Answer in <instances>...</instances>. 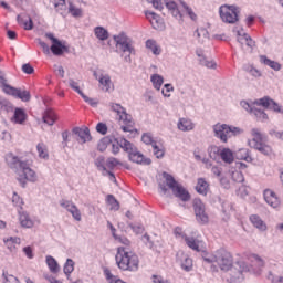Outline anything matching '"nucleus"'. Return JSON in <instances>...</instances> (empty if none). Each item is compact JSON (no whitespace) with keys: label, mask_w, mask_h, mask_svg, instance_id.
Here are the masks:
<instances>
[{"label":"nucleus","mask_w":283,"mask_h":283,"mask_svg":"<svg viewBox=\"0 0 283 283\" xmlns=\"http://www.w3.org/2000/svg\"><path fill=\"white\" fill-rule=\"evenodd\" d=\"M241 107L245 109L251 116H254L259 123H266L269 120V115L263 109L258 107H263L264 109H271L275 112V114H283V106L275 102L273 98L269 96H264L262 98L255 99L252 103L247 101H241ZM256 105V107H255Z\"/></svg>","instance_id":"f257e3e1"},{"label":"nucleus","mask_w":283,"mask_h":283,"mask_svg":"<svg viewBox=\"0 0 283 283\" xmlns=\"http://www.w3.org/2000/svg\"><path fill=\"white\" fill-rule=\"evenodd\" d=\"M115 260L120 271L136 273L138 269H140V259L134 251H130L127 247L117 248Z\"/></svg>","instance_id":"f03ea898"},{"label":"nucleus","mask_w":283,"mask_h":283,"mask_svg":"<svg viewBox=\"0 0 283 283\" xmlns=\"http://www.w3.org/2000/svg\"><path fill=\"white\" fill-rule=\"evenodd\" d=\"M157 182L161 193L167 195V191L170 190L172 191V196L179 198L182 202H189L191 200L189 191L180 182L176 181V178H160Z\"/></svg>","instance_id":"7ed1b4c3"},{"label":"nucleus","mask_w":283,"mask_h":283,"mask_svg":"<svg viewBox=\"0 0 283 283\" xmlns=\"http://www.w3.org/2000/svg\"><path fill=\"white\" fill-rule=\"evenodd\" d=\"M113 41H115L117 54L124 56L125 63H132V54H136L134 40L127 33L120 32L117 35H113Z\"/></svg>","instance_id":"20e7f679"},{"label":"nucleus","mask_w":283,"mask_h":283,"mask_svg":"<svg viewBox=\"0 0 283 283\" xmlns=\"http://www.w3.org/2000/svg\"><path fill=\"white\" fill-rule=\"evenodd\" d=\"M202 259L208 264L217 262L221 271H229L233 266V256L223 248L217 250L213 254L203 253Z\"/></svg>","instance_id":"39448f33"},{"label":"nucleus","mask_w":283,"mask_h":283,"mask_svg":"<svg viewBox=\"0 0 283 283\" xmlns=\"http://www.w3.org/2000/svg\"><path fill=\"white\" fill-rule=\"evenodd\" d=\"M6 161L10 169L24 176V178H34L36 176V172L30 168V163L22 160L12 153L6 155Z\"/></svg>","instance_id":"423d86ee"},{"label":"nucleus","mask_w":283,"mask_h":283,"mask_svg":"<svg viewBox=\"0 0 283 283\" xmlns=\"http://www.w3.org/2000/svg\"><path fill=\"white\" fill-rule=\"evenodd\" d=\"M228 271L229 272L226 276L227 282L240 283L244 282V273H249V271H251V268L244 261H239L235 263L234 266L232 265Z\"/></svg>","instance_id":"0eeeda50"},{"label":"nucleus","mask_w":283,"mask_h":283,"mask_svg":"<svg viewBox=\"0 0 283 283\" xmlns=\"http://www.w3.org/2000/svg\"><path fill=\"white\" fill-rule=\"evenodd\" d=\"M216 138H219L221 143H227L231 136H240L242 129L235 126H229L227 124H216L213 126Z\"/></svg>","instance_id":"6e6552de"},{"label":"nucleus","mask_w":283,"mask_h":283,"mask_svg":"<svg viewBox=\"0 0 283 283\" xmlns=\"http://www.w3.org/2000/svg\"><path fill=\"white\" fill-rule=\"evenodd\" d=\"M251 134L253 138L248 142L249 147L261 151L263 156H269V154H271L272 151L271 146L264 144V136L262 135V133H260V129L252 128Z\"/></svg>","instance_id":"1a4fd4ad"},{"label":"nucleus","mask_w":283,"mask_h":283,"mask_svg":"<svg viewBox=\"0 0 283 283\" xmlns=\"http://www.w3.org/2000/svg\"><path fill=\"white\" fill-rule=\"evenodd\" d=\"M123 145L132 163H136L137 165H151V159L145 157L143 153L138 151V148H136L134 144H132L130 142H124Z\"/></svg>","instance_id":"9d476101"},{"label":"nucleus","mask_w":283,"mask_h":283,"mask_svg":"<svg viewBox=\"0 0 283 283\" xmlns=\"http://www.w3.org/2000/svg\"><path fill=\"white\" fill-rule=\"evenodd\" d=\"M219 14L223 23H238L240 19V9L233 4H223L219 8Z\"/></svg>","instance_id":"9b49d317"},{"label":"nucleus","mask_w":283,"mask_h":283,"mask_svg":"<svg viewBox=\"0 0 283 283\" xmlns=\"http://www.w3.org/2000/svg\"><path fill=\"white\" fill-rule=\"evenodd\" d=\"M45 38L49 39L52 43L50 50L54 56H63L65 52H70V48L65 45V42H62L54 36V33H45Z\"/></svg>","instance_id":"f8f14e48"},{"label":"nucleus","mask_w":283,"mask_h":283,"mask_svg":"<svg viewBox=\"0 0 283 283\" xmlns=\"http://www.w3.org/2000/svg\"><path fill=\"white\" fill-rule=\"evenodd\" d=\"M208 154L210 156V158H218V154L221 158V160H223V163H226L227 165H231V163H233V160H235V157L233 156V151H231V149L229 148H223L220 151V148L212 146L208 149Z\"/></svg>","instance_id":"ddd939ff"},{"label":"nucleus","mask_w":283,"mask_h":283,"mask_svg":"<svg viewBox=\"0 0 283 283\" xmlns=\"http://www.w3.org/2000/svg\"><path fill=\"white\" fill-rule=\"evenodd\" d=\"M263 198L269 207H272V209H280L282 201L273 190L265 189L263 191Z\"/></svg>","instance_id":"4468645a"},{"label":"nucleus","mask_w":283,"mask_h":283,"mask_svg":"<svg viewBox=\"0 0 283 283\" xmlns=\"http://www.w3.org/2000/svg\"><path fill=\"white\" fill-rule=\"evenodd\" d=\"M60 206L63 207V209H66V211H69V213L72 214L74 220H76L77 222H81V220H82L81 210H78V207H76V205H74V202H72L70 200L62 199L60 201Z\"/></svg>","instance_id":"2eb2a0df"},{"label":"nucleus","mask_w":283,"mask_h":283,"mask_svg":"<svg viewBox=\"0 0 283 283\" xmlns=\"http://www.w3.org/2000/svg\"><path fill=\"white\" fill-rule=\"evenodd\" d=\"M10 93L9 96H13L14 98H19L22 103H30L32 99V94L30 91L17 88V87H9Z\"/></svg>","instance_id":"dca6fc26"},{"label":"nucleus","mask_w":283,"mask_h":283,"mask_svg":"<svg viewBox=\"0 0 283 283\" xmlns=\"http://www.w3.org/2000/svg\"><path fill=\"white\" fill-rule=\"evenodd\" d=\"M177 262H180L181 269L184 271H191L193 269V260L189 258L185 252L179 251L176 254Z\"/></svg>","instance_id":"f3484780"},{"label":"nucleus","mask_w":283,"mask_h":283,"mask_svg":"<svg viewBox=\"0 0 283 283\" xmlns=\"http://www.w3.org/2000/svg\"><path fill=\"white\" fill-rule=\"evenodd\" d=\"M119 120H123L125 123V126H122V129L124 132H129L130 134H138V129L134 128V122H132V115L127 114V111H124L119 115Z\"/></svg>","instance_id":"a211bd4d"},{"label":"nucleus","mask_w":283,"mask_h":283,"mask_svg":"<svg viewBox=\"0 0 283 283\" xmlns=\"http://www.w3.org/2000/svg\"><path fill=\"white\" fill-rule=\"evenodd\" d=\"M73 134L77 136L78 143L85 144L90 143L92 140V135L90 134V128H81V127H75L73 128Z\"/></svg>","instance_id":"6ab92c4d"},{"label":"nucleus","mask_w":283,"mask_h":283,"mask_svg":"<svg viewBox=\"0 0 283 283\" xmlns=\"http://www.w3.org/2000/svg\"><path fill=\"white\" fill-rule=\"evenodd\" d=\"M27 119H28V114H25V109L17 107L14 109L11 122L15 123V125H23Z\"/></svg>","instance_id":"aec40b11"},{"label":"nucleus","mask_w":283,"mask_h":283,"mask_svg":"<svg viewBox=\"0 0 283 283\" xmlns=\"http://www.w3.org/2000/svg\"><path fill=\"white\" fill-rule=\"evenodd\" d=\"M238 43H240L241 45H248V48H251V50H253L255 48V41H253V39L251 38V35H249V33H244L242 31H238V39H237Z\"/></svg>","instance_id":"412c9836"},{"label":"nucleus","mask_w":283,"mask_h":283,"mask_svg":"<svg viewBox=\"0 0 283 283\" xmlns=\"http://www.w3.org/2000/svg\"><path fill=\"white\" fill-rule=\"evenodd\" d=\"M18 213L20 216L19 220H20L21 227H23L24 229H32V227H34V221H32L28 212L18 210Z\"/></svg>","instance_id":"4be33fe9"},{"label":"nucleus","mask_w":283,"mask_h":283,"mask_svg":"<svg viewBox=\"0 0 283 283\" xmlns=\"http://www.w3.org/2000/svg\"><path fill=\"white\" fill-rule=\"evenodd\" d=\"M106 167L108 169H129V165L127 163H120L114 157H111L106 160Z\"/></svg>","instance_id":"5701e85b"},{"label":"nucleus","mask_w":283,"mask_h":283,"mask_svg":"<svg viewBox=\"0 0 283 283\" xmlns=\"http://www.w3.org/2000/svg\"><path fill=\"white\" fill-rule=\"evenodd\" d=\"M98 83L102 86L103 92H112V77L109 76V74L103 75V73H101L98 77Z\"/></svg>","instance_id":"b1692460"},{"label":"nucleus","mask_w":283,"mask_h":283,"mask_svg":"<svg viewBox=\"0 0 283 283\" xmlns=\"http://www.w3.org/2000/svg\"><path fill=\"white\" fill-rule=\"evenodd\" d=\"M125 143H129V140L125 139V138H112V154H114L116 156V154H118L120 151V149H124L125 151Z\"/></svg>","instance_id":"393cba45"},{"label":"nucleus","mask_w":283,"mask_h":283,"mask_svg":"<svg viewBox=\"0 0 283 283\" xmlns=\"http://www.w3.org/2000/svg\"><path fill=\"white\" fill-rule=\"evenodd\" d=\"M260 62L263 63V65L271 67V70H274V72H280L282 70V64H280V62L273 61L266 57V55H261Z\"/></svg>","instance_id":"a878e982"},{"label":"nucleus","mask_w":283,"mask_h":283,"mask_svg":"<svg viewBox=\"0 0 283 283\" xmlns=\"http://www.w3.org/2000/svg\"><path fill=\"white\" fill-rule=\"evenodd\" d=\"M145 17L150 21L154 28H160V25H163V19L156 12L145 11Z\"/></svg>","instance_id":"bb28decb"},{"label":"nucleus","mask_w":283,"mask_h":283,"mask_svg":"<svg viewBox=\"0 0 283 283\" xmlns=\"http://www.w3.org/2000/svg\"><path fill=\"white\" fill-rule=\"evenodd\" d=\"M3 242L7 249H9V251L12 253L17 251V244H21V239L18 237H10V238H4Z\"/></svg>","instance_id":"cd10ccee"},{"label":"nucleus","mask_w":283,"mask_h":283,"mask_svg":"<svg viewBox=\"0 0 283 283\" xmlns=\"http://www.w3.org/2000/svg\"><path fill=\"white\" fill-rule=\"evenodd\" d=\"M56 113H54V111H52V108H49L44 112L43 116H42V120L43 123H45L46 125H54V123H56Z\"/></svg>","instance_id":"c85d7f7f"},{"label":"nucleus","mask_w":283,"mask_h":283,"mask_svg":"<svg viewBox=\"0 0 283 283\" xmlns=\"http://www.w3.org/2000/svg\"><path fill=\"white\" fill-rule=\"evenodd\" d=\"M166 8L169 13L175 17V19H182V13L180 12V9H178V4L174 1L166 2Z\"/></svg>","instance_id":"c756f323"},{"label":"nucleus","mask_w":283,"mask_h":283,"mask_svg":"<svg viewBox=\"0 0 283 283\" xmlns=\"http://www.w3.org/2000/svg\"><path fill=\"white\" fill-rule=\"evenodd\" d=\"M197 193L200 196H207L209 193V182L205 180V178H199L196 186Z\"/></svg>","instance_id":"7c9ffc66"},{"label":"nucleus","mask_w":283,"mask_h":283,"mask_svg":"<svg viewBox=\"0 0 283 283\" xmlns=\"http://www.w3.org/2000/svg\"><path fill=\"white\" fill-rule=\"evenodd\" d=\"M250 222L255 227V229H259V231H266V223L260 218L258 214L250 216Z\"/></svg>","instance_id":"2f4dec72"},{"label":"nucleus","mask_w":283,"mask_h":283,"mask_svg":"<svg viewBox=\"0 0 283 283\" xmlns=\"http://www.w3.org/2000/svg\"><path fill=\"white\" fill-rule=\"evenodd\" d=\"M182 238L189 249H192V251H197L198 253H200V241L196 240V238L193 237H187V234H185Z\"/></svg>","instance_id":"473e14b6"},{"label":"nucleus","mask_w":283,"mask_h":283,"mask_svg":"<svg viewBox=\"0 0 283 283\" xmlns=\"http://www.w3.org/2000/svg\"><path fill=\"white\" fill-rule=\"evenodd\" d=\"M94 34L98 41H107L109 39V31L103 27H95Z\"/></svg>","instance_id":"72a5a7b5"},{"label":"nucleus","mask_w":283,"mask_h":283,"mask_svg":"<svg viewBox=\"0 0 283 283\" xmlns=\"http://www.w3.org/2000/svg\"><path fill=\"white\" fill-rule=\"evenodd\" d=\"M238 182L244 184V179H241L238 181V179H229V178H221L220 185L223 187V189H231V187H238Z\"/></svg>","instance_id":"f704fd0d"},{"label":"nucleus","mask_w":283,"mask_h":283,"mask_svg":"<svg viewBox=\"0 0 283 283\" xmlns=\"http://www.w3.org/2000/svg\"><path fill=\"white\" fill-rule=\"evenodd\" d=\"M177 127L180 132H191V129H193V123H191L190 119L181 118L179 119Z\"/></svg>","instance_id":"c9c22d12"},{"label":"nucleus","mask_w":283,"mask_h":283,"mask_svg":"<svg viewBox=\"0 0 283 283\" xmlns=\"http://www.w3.org/2000/svg\"><path fill=\"white\" fill-rule=\"evenodd\" d=\"M235 158L238 160H245V163H251L253 158L251 155H249V149L247 148H241L235 153Z\"/></svg>","instance_id":"e433bc0d"},{"label":"nucleus","mask_w":283,"mask_h":283,"mask_svg":"<svg viewBox=\"0 0 283 283\" xmlns=\"http://www.w3.org/2000/svg\"><path fill=\"white\" fill-rule=\"evenodd\" d=\"M46 264L51 273H59V271H61V268L59 266V262H56V259H54L53 256H50V255L46 256Z\"/></svg>","instance_id":"4c0bfd02"},{"label":"nucleus","mask_w":283,"mask_h":283,"mask_svg":"<svg viewBox=\"0 0 283 283\" xmlns=\"http://www.w3.org/2000/svg\"><path fill=\"white\" fill-rule=\"evenodd\" d=\"M51 3H53L54 9L59 14H63L65 10H67L65 0H51Z\"/></svg>","instance_id":"58836bf2"},{"label":"nucleus","mask_w":283,"mask_h":283,"mask_svg":"<svg viewBox=\"0 0 283 283\" xmlns=\"http://www.w3.org/2000/svg\"><path fill=\"white\" fill-rule=\"evenodd\" d=\"M106 202L111 206V209L113 211H118V209H120V203L118 202V200H116V197H114V195H107Z\"/></svg>","instance_id":"ea45409f"},{"label":"nucleus","mask_w":283,"mask_h":283,"mask_svg":"<svg viewBox=\"0 0 283 283\" xmlns=\"http://www.w3.org/2000/svg\"><path fill=\"white\" fill-rule=\"evenodd\" d=\"M146 48H147V50H150L153 52V54H155V56H159L160 48L158 46V44H156L155 40H147Z\"/></svg>","instance_id":"a19ab883"},{"label":"nucleus","mask_w":283,"mask_h":283,"mask_svg":"<svg viewBox=\"0 0 283 283\" xmlns=\"http://www.w3.org/2000/svg\"><path fill=\"white\" fill-rule=\"evenodd\" d=\"M39 158H43L44 160H48L50 158V154H48V146L45 144L40 143L36 146Z\"/></svg>","instance_id":"79ce46f5"},{"label":"nucleus","mask_w":283,"mask_h":283,"mask_svg":"<svg viewBox=\"0 0 283 283\" xmlns=\"http://www.w3.org/2000/svg\"><path fill=\"white\" fill-rule=\"evenodd\" d=\"M150 81H151L155 90H160V87H163V83H165V80L159 74L151 75Z\"/></svg>","instance_id":"37998d69"},{"label":"nucleus","mask_w":283,"mask_h":283,"mask_svg":"<svg viewBox=\"0 0 283 283\" xmlns=\"http://www.w3.org/2000/svg\"><path fill=\"white\" fill-rule=\"evenodd\" d=\"M248 260L252 262V264L254 266H258L259 269L264 266V260H262V258H260V255L258 254H250L248 256Z\"/></svg>","instance_id":"c03bdc74"},{"label":"nucleus","mask_w":283,"mask_h":283,"mask_svg":"<svg viewBox=\"0 0 283 283\" xmlns=\"http://www.w3.org/2000/svg\"><path fill=\"white\" fill-rule=\"evenodd\" d=\"M109 145H112V137H104L101 139V142L97 145V149L98 151H105V149H107V147H109Z\"/></svg>","instance_id":"a18cd8bd"},{"label":"nucleus","mask_w":283,"mask_h":283,"mask_svg":"<svg viewBox=\"0 0 283 283\" xmlns=\"http://www.w3.org/2000/svg\"><path fill=\"white\" fill-rule=\"evenodd\" d=\"M69 12L74 18L83 17V9L76 8L72 2H69Z\"/></svg>","instance_id":"49530a36"},{"label":"nucleus","mask_w":283,"mask_h":283,"mask_svg":"<svg viewBox=\"0 0 283 283\" xmlns=\"http://www.w3.org/2000/svg\"><path fill=\"white\" fill-rule=\"evenodd\" d=\"M200 65H203V67H208L209 70H216L218 67V64L213 60H207V57L202 56V59H199Z\"/></svg>","instance_id":"de8ad7c7"},{"label":"nucleus","mask_w":283,"mask_h":283,"mask_svg":"<svg viewBox=\"0 0 283 283\" xmlns=\"http://www.w3.org/2000/svg\"><path fill=\"white\" fill-rule=\"evenodd\" d=\"M12 202H13V207L20 208L19 211L23 210V205H25V202H23V198H21V196H19V193L13 192Z\"/></svg>","instance_id":"09e8293b"},{"label":"nucleus","mask_w":283,"mask_h":283,"mask_svg":"<svg viewBox=\"0 0 283 283\" xmlns=\"http://www.w3.org/2000/svg\"><path fill=\"white\" fill-rule=\"evenodd\" d=\"M192 207L196 216H200V212L205 211V203L200 199H195Z\"/></svg>","instance_id":"8fccbe9b"},{"label":"nucleus","mask_w":283,"mask_h":283,"mask_svg":"<svg viewBox=\"0 0 283 283\" xmlns=\"http://www.w3.org/2000/svg\"><path fill=\"white\" fill-rule=\"evenodd\" d=\"M73 271H74V260L67 259L66 263L64 264L63 272L70 277Z\"/></svg>","instance_id":"3c124183"},{"label":"nucleus","mask_w":283,"mask_h":283,"mask_svg":"<svg viewBox=\"0 0 283 283\" xmlns=\"http://www.w3.org/2000/svg\"><path fill=\"white\" fill-rule=\"evenodd\" d=\"M196 34L201 43H205V39H209V31L206 28L197 29Z\"/></svg>","instance_id":"603ef678"},{"label":"nucleus","mask_w":283,"mask_h":283,"mask_svg":"<svg viewBox=\"0 0 283 283\" xmlns=\"http://www.w3.org/2000/svg\"><path fill=\"white\" fill-rule=\"evenodd\" d=\"M0 112H6V114H10V112H14V106L10 101L4 99L2 105L0 106Z\"/></svg>","instance_id":"864d4df0"},{"label":"nucleus","mask_w":283,"mask_h":283,"mask_svg":"<svg viewBox=\"0 0 283 283\" xmlns=\"http://www.w3.org/2000/svg\"><path fill=\"white\" fill-rule=\"evenodd\" d=\"M181 6L186 10V14L190 17L191 21H198V15L196 14V12H193V9H191L189 6H187V3L182 1H181Z\"/></svg>","instance_id":"5fc2aeb1"},{"label":"nucleus","mask_w":283,"mask_h":283,"mask_svg":"<svg viewBox=\"0 0 283 283\" xmlns=\"http://www.w3.org/2000/svg\"><path fill=\"white\" fill-rule=\"evenodd\" d=\"M0 83H1V85L3 87L4 94H10V87H13V86H10L8 84V80H6V75L1 71H0Z\"/></svg>","instance_id":"6e6d98bb"},{"label":"nucleus","mask_w":283,"mask_h":283,"mask_svg":"<svg viewBox=\"0 0 283 283\" xmlns=\"http://www.w3.org/2000/svg\"><path fill=\"white\" fill-rule=\"evenodd\" d=\"M2 277L3 283H21L17 276L9 274L8 272H3Z\"/></svg>","instance_id":"4d7b16f0"},{"label":"nucleus","mask_w":283,"mask_h":283,"mask_svg":"<svg viewBox=\"0 0 283 283\" xmlns=\"http://www.w3.org/2000/svg\"><path fill=\"white\" fill-rule=\"evenodd\" d=\"M142 143H145V145H151V147H154V145H156V140H154V137L149 133L143 134Z\"/></svg>","instance_id":"13d9d810"},{"label":"nucleus","mask_w":283,"mask_h":283,"mask_svg":"<svg viewBox=\"0 0 283 283\" xmlns=\"http://www.w3.org/2000/svg\"><path fill=\"white\" fill-rule=\"evenodd\" d=\"M241 184L242 182H237V185H241ZM250 190H251V188L249 186H245L243 182L242 186L239 187L238 196H240V198H244L245 196H249Z\"/></svg>","instance_id":"bf43d9fd"},{"label":"nucleus","mask_w":283,"mask_h":283,"mask_svg":"<svg viewBox=\"0 0 283 283\" xmlns=\"http://www.w3.org/2000/svg\"><path fill=\"white\" fill-rule=\"evenodd\" d=\"M196 218L199 224H207V222H209V216L206 210H202L200 214H196Z\"/></svg>","instance_id":"052dcab7"},{"label":"nucleus","mask_w":283,"mask_h":283,"mask_svg":"<svg viewBox=\"0 0 283 283\" xmlns=\"http://www.w3.org/2000/svg\"><path fill=\"white\" fill-rule=\"evenodd\" d=\"M69 87H71V90H74V92L80 94V96H83V94H84L83 91H81L78 83L76 81H74L73 78L69 80Z\"/></svg>","instance_id":"680f3d73"},{"label":"nucleus","mask_w":283,"mask_h":283,"mask_svg":"<svg viewBox=\"0 0 283 283\" xmlns=\"http://www.w3.org/2000/svg\"><path fill=\"white\" fill-rule=\"evenodd\" d=\"M128 227L136 233L137 235H140V233H145V227L143 224H134L128 223Z\"/></svg>","instance_id":"e2e57ef3"},{"label":"nucleus","mask_w":283,"mask_h":283,"mask_svg":"<svg viewBox=\"0 0 283 283\" xmlns=\"http://www.w3.org/2000/svg\"><path fill=\"white\" fill-rule=\"evenodd\" d=\"M109 107L113 112H115L117 115H122L125 113V107H123L120 104H114V103H111L109 104Z\"/></svg>","instance_id":"0e129e2a"},{"label":"nucleus","mask_w":283,"mask_h":283,"mask_svg":"<svg viewBox=\"0 0 283 283\" xmlns=\"http://www.w3.org/2000/svg\"><path fill=\"white\" fill-rule=\"evenodd\" d=\"M147 3H151L153 8H155V10H158L159 12H163L164 10V6H163V0H146Z\"/></svg>","instance_id":"69168bd1"},{"label":"nucleus","mask_w":283,"mask_h":283,"mask_svg":"<svg viewBox=\"0 0 283 283\" xmlns=\"http://www.w3.org/2000/svg\"><path fill=\"white\" fill-rule=\"evenodd\" d=\"M81 96H82L83 101H85V103L91 105V107H98V101L96 98L87 97V95H85V93L82 94Z\"/></svg>","instance_id":"338daca9"},{"label":"nucleus","mask_w":283,"mask_h":283,"mask_svg":"<svg viewBox=\"0 0 283 283\" xmlns=\"http://www.w3.org/2000/svg\"><path fill=\"white\" fill-rule=\"evenodd\" d=\"M96 132L98 134H102V136H105V134H107V124L105 123H98L96 125Z\"/></svg>","instance_id":"774afa93"}]
</instances>
